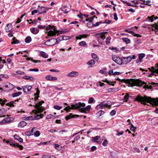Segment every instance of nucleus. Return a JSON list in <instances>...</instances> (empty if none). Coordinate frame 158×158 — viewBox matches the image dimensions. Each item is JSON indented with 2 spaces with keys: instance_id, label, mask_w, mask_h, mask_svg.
<instances>
[{
  "instance_id": "f257e3e1",
  "label": "nucleus",
  "mask_w": 158,
  "mask_h": 158,
  "mask_svg": "<svg viewBox=\"0 0 158 158\" xmlns=\"http://www.w3.org/2000/svg\"><path fill=\"white\" fill-rule=\"evenodd\" d=\"M135 100L138 102H141V103L144 105H147L146 102L149 103L152 105H158V98H152L150 97H147L145 96L141 97L139 95L137 96Z\"/></svg>"
},
{
  "instance_id": "f03ea898",
  "label": "nucleus",
  "mask_w": 158,
  "mask_h": 158,
  "mask_svg": "<svg viewBox=\"0 0 158 158\" xmlns=\"http://www.w3.org/2000/svg\"><path fill=\"white\" fill-rule=\"evenodd\" d=\"M85 106V104L84 102L81 103V102H79L74 105H71V106H68L66 107L64 109V110L66 111H69L71 110L76 109L79 108H80L82 107H84Z\"/></svg>"
},
{
  "instance_id": "7ed1b4c3",
  "label": "nucleus",
  "mask_w": 158,
  "mask_h": 158,
  "mask_svg": "<svg viewBox=\"0 0 158 158\" xmlns=\"http://www.w3.org/2000/svg\"><path fill=\"white\" fill-rule=\"evenodd\" d=\"M47 30H49L48 32L47 35L48 36H52L55 35L56 34L58 33L59 31H57L54 26H49L46 28Z\"/></svg>"
},
{
  "instance_id": "20e7f679",
  "label": "nucleus",
  "mask_w": 158,
  "mask_h": 158,
  "mask_svg": "<svg viewBox=\"0 0 158 158\" xmlns=\"http://www.w3.org/2000/svg\"><path fill=\"white\" fill-rule=\"evenodd\" d=\"M128 82L131 86H141L142 84H144V83H143L141 81H140L139 80L132 79L128 80Z\"/></svg>"
},
{
  "instance_id": "39448f33",
  "label": "nucleus",
  "mask_w": 158,
  "mask_h": 158,
  "mask_svg": "<svg viewBox=\"0 0 158 158\" xmlns=\"http://www.w3.org/2000/svg\"><path fill=\"white\" fill-rule=\"evenodd\" d=\"M44 102L43 101H42L40 102H39L36 103L35 107L36 109V110L35 111V114H37L41 112L43 110V108L40 106L42 103H44Z\"/></svg>"
},
{
  "instance_id": "423d86ee",
  "label": "nucleus",
  "mask_w": 158,
  "mask_h": 158,
  "mask_svg": "<svg viewBox=\"0 0 158 158\" xmlns=\"http://www.w3.org/2000/svg\"><path fill=\"white\" fill-rule=\"evenodd\" d=\"M59 41L58 39H52L50 40H48L45 43L48 45L53 46L55 45L56 43H58Z\"/></svg>"
},
{
  "instance_id": "0eeeda50",
  "label": "nucleus",
  "mask_w": 158,
  "mask_h": 158,
  "mask_svg": "<svg viewBox=\"0 0 158 158\" xmlns=\"http://www.w3.org/2000/svg\"><path fill=\"white\" fill-rule=\"evenodd\" d=\"M112 59L114 62L118 64H121L123 63L122 59L116 56H113Z\"/></svg>"
},
{
  "instance_id": "6e6552de",
  "label": "nucleus",
  "mask_w": 158,
  "mask_h": 158,
  "mask_svg": "<svg viewBox=\"0 0 158 158\" xmlns=\"http://www.w3.org/2000/svg\"><path fill=\"white\" fill-rule=\"evenodd\" d=\"M6 142L7 144H9L10 145H12L13 147H17L19 148L20 150H22L23 148V147L21 145H19L18 143H14L13 142L10 141L9 140H6Z\"/></svg>"
},
{
  "instance_id": "1a4fd4ad",
  "label": "nucleus",
  "mask_w": 158,
  "mask_h": 158,
  "mask_svg": "<svg viewBox=\"0 0 158 158\" xmlns=\"http://www.w3.org/2000/svg\"><path fill=\"white\" fill-rule=\"evenodd\" d=\"M91 108L90 105H88L86 107H82L79 109V111L81 112L86 113V111H89Z\"/></svg>"
},
{
  "instance_id": "9d476101",
  "label": "nucleus",
  "mask_w": 158,
  "mask_h": 158,
  "mask_svg": "<svg viewBox=\"0 0 158 158\" xmlns=\"http://www.w3.org/2000/svg\"><path fill=\"white\" fill-rule=\"evenodd\" d=\"M123 63L125 64H127L130 62L132 60V58L131 56H129L127 57H122Z\"/></svg>"
},
{
  "instance_id": "9b49d317",
  "label": "nucleus",
  "mask_w": 158,
  "mask_h": 158,
  "mask_svg": "<svg viewBox=\"0 0 158 158\" xmlns=\"http://www.w3.org/2000/svg\"><path fill=\"white\" fill-rule=\"evenodd\" d=\"M4 87L6 88V91H10L14 89L15 86L12 84L10 83H9L8 84L4 85Z\"/></svg>"
},
{
  "instance_id": "f8f14e48",
  "label": "nucleus",
  "mask_w": 158,
  "mask_h": 158,
  "mask_svg": "<svg viewBox=\"0 0 158 158\" xmlns=\"http://www.w3.org/2000/svg\"><path fill=\"white\" fill-rule=\"evenodd\" d=\"M107 33V32H100L98 34V40H103L105 38V36L104 35L105 34Z\"/></svg>"
},
{
  "instance_id": "ddd939ff",
  "label": "nucleus",
  "mask_w": 158,
  "mask_h": 158,
  "mask_svg": "<svg viewBox=\"0 0 158 158\" xmlns=\"http://www.w3.org/2000/svg\"><path fill=\"white\" fill-rule=\"evenodd\" d=\"M48 8L44 7H40L38 8V12L40 14L46 12L48 10Z\"/></svg>"
},
{
  "instance_id": "4468645a",
  "label": "nucleus",
  "mask_w": 158,
  "mask_h": 158,
  "mask_svg": "<svg viewBox=\"0 0 158 158\" xmlns=\"http://www.w3.org/2000/svg\"><path fill=\"white\" fill-rule=\"evenodd\" d=\"M23 91L24 93H28L30 91V90L32 88L31 85L23 86H22Z\"/></svg>"
},
{
  "instance_id": "2eb2a0df",
  "label": "nucleus",
  "mask_w": 158,
  "mask_h": 158,
  "mask_svg": "<svg viewBox=\"0 0 158 158\" xmlns=\"http://www.w3.org/2000/svg\"><path fill=\"white\" fill-rule=\"evenodd\" d=\"M12 121L11 118L9 117H6L4 118L0 122V125L7 123Z\"/></svg>"
},
{
  "instance_id": "dca6fc26",
  "label": "nucleus",
  "mask_w": 158,
  "mask_h": 158,
  "mask_svg": "<svg viewBox=\"0 0 158 158\" xmlns=\"http://www.w3.org/2000/svg\"><path fill=\"white\" fill-rule=\"evenodd\" d=\"M70 8V6L69 5L64 6L62 8V11L64 12V13L66 14L69 11Z\"/></svg>"
},
{
  "instance_id": "f3484780",
  "label": "nucleus",
  "mask_w": 158,
  "mask_h": 158,
  "mask_svg": "<svg viewBox=\"0 0 158 158\" xmlns=\"http://www.w3.org/2000/svg\"><path fill=\"white\" fill-rule=\"evenodd\" d=\"M158 19L157 17H155L154 15H152L151 16H148L145 19V21H150L151 22H152L154 19Z\"/></svg>"
},
{
  "instance_id": "a211bd4d",
  "label": "nucleus",
  "mask_w": 158,
  "mask_h": 158,
  "mask_svg": "<svg viewBox=\"0 0 158 158\" xmlns=\"http://www.w3.org/2000/svg\"><path fill=\"white\" fill-rule=\"evenodd\" d=\"M78 73L75 71H73L71 72L68 73L67 74V76L68 77H75L77 76Z\"/></svg>"
},
{
  "instance_id": "6ab92c4d",
  "label": "nucleus",
  "mask_w": 158,
  "mask_h": 158,
  "mask_svg": "<svg viewBox=\"0 0 158 158\" xmlns=\"http://www.w3.org/2000/svg\"><path fill=\"white\" fill-rule=\"evenodd\" d=\"M30 31L31 33L35 35L38 33L39 30L35 27H31L30 28Z\"/></svg>"
},
{
  "instance_id": "aec40b11",
  "label": "nucleus",
  "mask_w": 158,
  "mask_h": 158,
  "mask_svg": "<svg viewBox=\"0 0 158 158\" xmlns=\"http://www.w3.org/2000/svg\"><path fill=\"white\" fill-rule=\"evenodd\" d=\"M125 31L126 32L130 33L131 35H133L134 36H136L137 37H140L141 36L140 35L135 33L133 31H129L128 29L125 30Z\"/></svg>"
},
{
  "instance_id": "412c9836",
  "label": "nucleus",
  "mask_w": 158,
  "mask_h": 158,
  "mask_svg": "<svg viewBox=\"0 0 158 158\" xmlns=\"http://www.w3.org/2000/svg\"><path fill=\"white\" fill-rule=\"evenodd\" d=\"M45 78L49 81H56L57 80V78L56 77H52L51 75H47L46 76Z\"/></svg>"
},
{
  "instance_id": "4be33fe9",
  "label": "nucleus",
  "mask_w": 158,
  "mask_h": 158,
  "mask_svg": "<svg viewBox=\"0 0 158 158\" xmlns=\"http://www.w3.org/2000/svg\"><path fill=\"white\" fill-rule=\"evenodd\" d=\"M88 35L86 34H83L82 35H79L76 36V40H81L83 38H87Z\"/></svg>"
},
{
  "instance_id": "5701e85b",
  "label": "nucleus",
  "mask_w": 158,
  "mask_h": 158,
  "mask_svg": "<svg viewBox=\"0 0 158 158\" xmlns=\"http://www.w3.org/2000/svg\"><path fill=\"white\" fill-rule=\"evenodd\" d=\"M27 125L26 123L24 121H22L20 122L18 125V126L19 127H23L26 126Z\"/></svg>"
},
{
  "instance_id": "b1692460",
  "label": "nucleus",
  "mask_w": 158,
  "mask_h": 158,
  "mask_svg": "<svg viewBox=\"0 0 158 158\" xmlns=\"http://www.w3.org/2000/svg\"><path fill=\"white\" fill-rule=\"evenodd\" d=\"M102 106H103L104 108L106 107H108L110 106V105L109 104V102L108 101L103 102H101Z\"/></svg>"
},
{
  "instance_id": "393cba45",
  "label": "nucleus",
  "mask_w": 158,
  "mask_h": 158,
  "mask_svg": "<svg viewBox=\"0 0 158 158\" xmlns=\"http://www.w3.org/2000/svg\"><path fill=\"white\" fill-rule=\"evenodd\" d=\"M100 140V136H97L94 137H93L92 139V141L96 143H98Z\"/></svg>"
},
{
  "instance_id": "a878e982",
  "label": "nucleus",
  "mask_w": 158,
  "mask_h": 158,
  "mask_svg": "<svg viewBox=\"0 0 158 158\" xmlns=\"http://www.w3.org/2000/svg\"><path fill=\"white\" fill-rule=\"evenodd\" d=\"M6 31L7 32H8L11 31L12 29V26L11 24H7L6 25Z\"/></svg>"
},
{
  "instance_id": "bb28decb",
  "label": "nucleus",
  "mask_w": 158,
  "mask_h": 158,
  "mask_svg": "<svg viewBox=\"0 0 158 158\" xmlns=\"http://www.w3.org/2000/svg\"><path fill=\"white\" fill-rule=\"evenodd\" d=\"M23 78L26 80H29L31 81H33L34 80V78L32 77H30L28 76H25L22 77Z\"/></svg>"
},
{
  "instance_id": "cd10ccee",
  "label": "nucleus",
  "mask_w": 158,
  "mask_h": 158,
  "mask_svg": "<svg viewBox=\"0 0 158 158\" xmlns=\"http://www.w3.org/2000/svg\"><path fill=\"white\" fill-rule=\"evenodd\" d=\"M14 137L15 139L18 140L19 142H22L23 141V139L19 136L16 135H14Z\"/></svg>"
},
{
  "instance_id": "c85d7f7f",
  "label": "nucleus",
  "mask_w": 158,
  "mask_h": 158,
  "mask_svg": "<svg viewBox=\"0 0 158 158\" xmlns=\"http://www.w3.org/2000/svg\"><path fill=\"white\" fill-rule=\"evenodd\" d=\"M104 108H105L103 106H102V105L101 102L100 104L97 105L95 107V109L96 110L103 109Z\"/></svg>"
},
{
  "instance_id": "c756f323",
  "label": "nucleus",
  "mask_w": 158,
  "mask_h": 158,
  "mask_svg": "<svg viewBox=\"0 0 158 158\" xmlns=\"http://www.w3.org/2000/svg\"><path fill=\"white\" fill-rule=\"evenodd\" d=\"M152 29L153 30L155 31H158V24L155 23L152 25Z\"/></svg>"
},
{
  "instance_id": "7c9ffc66",
  "label": "nucleus",
  "mask_w": 158,
  "mask_h": 158,
  "mask_svg": "<svg viewBox=\"0 0 158 158\" xmlns=\"http://www.w3.org/2000/svg\"><path fill=\"white\" fill-rule=\"evenodd\" d=\"M157 68L155 69L154 67L151 68V72H154L158 75V64H157Z\"/></svg>"
},
{
  "instance_id": "2f4dec72",
  "label": "nucleus",
  "mask_w": 158,
  "mask_h": 158,
  "mask_svg": "<svg viewBox=\"0 0 158 158\" xmlns=\"http://www.w3.org/2000/svg\"><path fill=\"white\" fill-rule=\"evenodd\" d=\"M122 40L126 44H129L131 42L130 40L127 38H122Z\"/></svg>"
},
{
  "instance_id": "473e14b6",
  "label": "nucleus",
  "mask_w": 158,
  "mask_h": 158,
  "mask_svg": "<svg viewBox=\"0 0 158 158\" xmlns=\"http://www.w3.org/2000/svg\"><path fill=\"white\" fill-rule=\"evenodd\" d=\"M32 39L31 37L29 36L27 37L25 39V41L27 43H29L31 41Z\"/></svg>"
},
{
  "instance_id": "72a5a7b5",
  "label": "nucleus",
  "mask_w": 158,
  "mask_h": 158,
  "mask_svg": "<svg viewBox=\"0 0 158 158\" xmlns=\"http://www.w3.org/2000/svg\"><path fill=\"white\" fill-rule=\"evenodd\" d=\"M18 99H17L16 100H15L14 101H12L10 102L9 103H8V105L10 106H14V104H16L15 102H16L18 101Z\"/></svg>"
},
{
  "instance_id": "f704fd0d",
  "label": "nucleus",
  "mask_w": 158,
  "mask_h": 158,
  "mask_svg": "<svg viewBox=\"0 0 158 158\" xmlns=\"http://www.w3.org/2000/svg\"><path fill=\"white\" fill-rule=\"evenodd\" d=\"M58 116H54L51 114L48 115L46 116V118L49 119L54 118H57Z\"/></svg>"
},
{
  "instance_id": "c9c22d12",
  "label": "nucleus",
  "mask_w": 158,
  "mask_h": 158,
  "mask_svg": "<svg viewBox=\"0 0 158 158\" xmlns=\"http://www.w3.org/2000/svg\"><path fill=\"white\" fill-rule=\"evenodd\" d=\"M145 56V54L144 53H140L139 55V58L140 62H141V60Z\"/></svg>"
},
{
  "instance_id": "e433bc0d",
  "label": "nucleus",
  "mask_w": 158,
  "mask_h": 158,
  "mask_svg": "<svg viewBox=\"0 0 158 158\" xmlns=\"http://www.w3.org/2000/svg\"><path fill=\"white\" fill-rule=\"evenodd\" d=\"M22 93V92L20 91L17 93H15L12 94V96L13 97H17L21 94Z\"/></svg>"
},
{
  "instance_id": "4c0bfd02",
  "label": "nucleus",
  "mask_w": 158,
  "mask_h": 158,
  "mask_svg": "<svg viewBox=\"0 0 158 158\" xmlns=\"http://www.w3.org/2000/svg\"><path fill=\"white\" fill-rule=\"evenodd\" d=\"M40 54L41 55L42 57H43L47 58L48 57V55L46 54V53L44 52H40Z\"/></svg>"
},
{
  "instance_id": "58836bf2",
  "label": "nucleus",
  "mask_w": 158,
  "mask_h": 158,
  "mask_svg": "<svg viewBox=\"0 0 158 158\" xmlns=\"http://www.w3.org/2000/svg\"><path fill=\"white\" fill-rule=\"evenodd\" d=\"M95 63V61L94 60H92L89 61L87 64L89 65H94Z\"/></svg>"
},
{
  "instance_id": "ea45409f",
  "label": "nucleus",
  "mask_w": 158,
  "mask_h": 158,
  "mask_svg": "<svg viewBox=\"0 0 158 158\" xmlns=\"http://www.w3.org/2000/svg\"><path fill=\"white\" fill-rule=\"evenodd\" d=\"M6 102L7 101L6 99L3 100L2 99L0 98V104H1L2 106H3Z\"/></svg>"
},
{
  "instance_id": "a19ab883",
  "label": "nucleus",
  "mask_w": 158,
  "mask_h": 158,
  "mask_svg": "<svg viewBox=\"0 0 158 158\" xmlns=\"http://www.w3.org/2000/svg\"><path fill=\"white\" fill-rule=\"evenodd\" d=\"M95 18L96 19H97V17H96L95 16H94L93 17H90L88 19H85V21H89V22H90V21H92H92L94 20V19Z\"/></svg>"
},
{
  "instance_id": "79ce46f5",
  "label": "nucleus",
  "mask_w": 158,
  "mask_h": 158,
  "mask_svg": "<svg viewBox=\"0 0 158 158\" xmlns=\"http://www.w3.org/2000/svg\"><path fill=\"white\" fill-rule=\"evenodd\" d=\"M86 44V42L85 41H82L80 42L79 43V45L81 46H84Z\"/></svg>"
},
{
  "instance_id": "37998d69",
  "label": "nucleus",
  "mask_w": 158,
  "mask_h": 158,
  "mask_svg": "<svg viewBox=\"0 0 158 158\" xmlns=\"http://www.w3.org/2000/svg\"><path fill=\"white\" fill-rule=\"evenodd\" d=\"M104 113H105L104 111L101 110L97 112V114L98 115L99 117H100L102 115L104 114Z\"/></svg>"
},
{
  "instance_id": "c03bdc74",
  "label": "nucleus",
  "mask_w": 158,
  "mask_h": 158,
  "mask_svg": "<svg viewBox=\"0 0 158 158\" xmlns=\"http://www.w3.org/2000/svg\"><path fill=\"white\" fill-rule=\"evenodd\" d=\"M95 102V101L93 97L90 98L88 101L89 103H91L93 102Z\"/></svg>"
},
{
  "instance_id": "a18cd8bd",
  "label": "nucleus",
  "mask_w": 158,
  "mask_h": 158,
  "mask_svg": "<svg viewBox=\"0 0 158 158\" xmlns=\"http://www.w3.org/2000/svg\"><path fill=\"white\" fill-rule=\"evenodd\" d=\"M111 38L110 37H107L106 39V43L107 45L109 44L110 43Z\"/></svg>"
},
{
  "instance_id": "49530a36",
  "label": "nucleus",
  "mask_w": 158,
  "mask_h": 158,
  "mask_svg": "<svg viewBox=\"0 0 158 158\" xmlns=\"http://www.w3.org/2000/svg\"><path fill=\"white\" fill-rule=\"evenodd\" d=\"M129 96L128 95L126 94L124 97L123 98V101L124 102H127L129 99Z\"/></svg>"
},
{
  "instance_id": "de8ad7c7",
  "label": "nucleus",
  "mask_w": 158,
  "mask_h": 158,
  "mask_svg": "<svg viewBox=\"0 0 158 158\" xmlns=\"http://www.w3.org/2000/svg\"><path fill=\"white\" fill-rule=\"evenodd\" d=\"M53 107L55 109L57 110H60L62 108V107L57 105H55Z\"/></svg>"
},
{
  "instance_id": "09e8293b",
  "label": "nucleus",
  "mask_w": 158,
  "mask_h": 158,
  "mask_svg": "<svg viewBox=\"0 0 158 158\" xmlns=\"http://www.w3.org/2000/svg\"><path fill=\"white\" fill-rule=\"evenodd\" d=\"M130 129L132 131L134 132H135V129L134 126L132 124H131V126H130Z\"/></svg>"
},
{
  "instance_id": "8fccbe9b",
  "label": "nucleus",
  "mask_w": 158,
  "mask_h": 158,
  "mask_svg": "<svg viewBox=\"0 0 158 158\" xmlns=\"http://www.w3.org/2000/svg\"><path fill=\"white\" fill-rule=\"evenodd\" d=\"M72 118H73V116L72 114L70 113V114L69 115H68L66 117V119L67 120H68Z\"/></svg>"
},
{
  "instance_id": "3c124183",
  "label": "nucleus",
  "mask_w": 158,
  "mask_h": 158,
  "mask_svg": "<svg viewBox=\"0 0 158 158\" xmlns=\"http://www.w3.org/2000/svg\"><path fill=\"white\" fill-rule=\"evenodd\" d=\"M13 41L12 42V44H18L19 43V41L17 40H15V38H13Z\"/></svg>"
},
{
  "instance_id": "603ef678",
  "label": "nucleus",
  "mask_w": 158,
  "mask_h": 158,
  "mask_svg": "<svg viewBox=\"0 0 158 158\" xmlns=\"http://www.w3.org/2000/svg\"><path fill=\"white\" fill-rule=\"evenodd\" d=\"M55 148L58 150H60L61 149V147L58 144H55Z\"/></svg>"
},
{
  "instance_id": "864d4df0",
  "label": "nucleus",
  "mask_w": 158,
  "mask_h": 158,
  "mask_svg": "<svg viewBox=\"0 0 158 158\" xmlns=\"http://www.w3.org/2000/svg\"><path fill=\"white\" fill-rule=\"evenodd\" d=\"M58 39V40L59 41V42L61 40H64V38L63 36H60L59 37V38H57Z\"/></svg>"
},
{
  "instance_id": "5fc2aeb1",
  "label": "nucleus",
  "mask_w": 158,
  "mask_h": 158,
  "mask_svg": "<svg viewBox=\"0 0 158 158\" xmlns=\"http://www.w3.org/2000/svg\"><path fill=\"white\" fill-rule=\"evenodd\" d=\"M91 56L93 59H96V58H97L98 59V58L97 57V55L95 53H92Z\"/></svg>"
},
{
  "instance_id": "6e6d98bb",
  "label": "nucleus",
  "mask_w": 158,
  "mask_h": 158,
  "mask_svg": "<svg viewBox=\"0 0 158 158\" xmlns=\"http://www.w3.org/2000/svg\"><path fill=\"white\" fill-rule=\"evenodd\" d=\"M34 134L35 136L38 137L40 135V133L39 131H36L34 133Z\"/></svg>"
},
{
  "instance_id": "4d7b16f0",
  "label": "nucleus",
  "mask_w": 158,
  "mask_h": 158,
  "mask_svg": "<svg viewBox=\"0 0 158 158\" xmlns=\"http://www.w3.org/2000/svg\"><path fill=\"white\" fill-rule=\"evenodd\" d=\"M110 89H111L112 91V92H116L120 89L118 88H110Z\"/></svg>"
},
{
  "instance_id": "13d9d810",
  "label": "nucleus",
  "mask_w": 158,
  "mask_h": 158,
  "mask_svg": "<svg viewBox=\"0 0 158 158\" xmlns=\"http://www.w3.org/2000/svg\"><path fill=\"white\" fill-rule=\"evenodd\" d=\"M146 3H143L144 4L148 6H150L151 5L150 4L151 1L150 0H147L146 2Z\"/></svg>"
},
{
  "instance_id": "bf43d9fd",
  "label": "nucleus",
  "mask_w": 158,
  "mask_h": 158,
  "mask_svg": "<svg viewBox=\"0 0 158 158\" xmlns=\"http://www.w3.org/2000/svg\"><path fill=\"white\" fill-rule=\"evenodd\" d=\"M87 26L89 27H91L93 25V23L92 21H90L87 24Z\"/></svg>"
},
{
  "instance_id": "052dcab7",
  "label": "nucleus",
  "mask_w": 158,
  "mask_h": 158,
  "mask_svg": "<svg viewBox=\"0 0 158 158\" xmlns=\"http://www.w3.org/2000/svg\"><path fill=\"white\" fill-rule=\"evenodd\" d=\"M107 143H108L107 140L106 139H105L104 140V141L103 142L102 144L103 146H106Z\"/></svg>"
},
{
  "instance_id": "680f3d73",
  "label": "nucleus",
  "mask_w": 158,
  "mask_h": 158,
  "mask_svg": "<svg viewBox=\"0 0 158 158\" xmlns=\"http://www.w3.org/2000/svg\"><path fill=\"white\" fill-rule=\"evenodd\" d=\"M16 73L18 74H20V75H24L25 74V73L23 71H21L20 70L17 71L16 72Z\"/></svg>"
},
{
  "instance_id": "e2e57ef3",
  "label": "nucleus",
  "mask_w": 158,
  "mask_h": 158,
  "mask_svg": "<svg viewBox=\"0 0 158 158\" xmlns=\"http://www.w3.org/2000/svg\"><path fill=\"white\" fill-rule=\"evenodd\" d=\"M42 115H40V114H37L35 116V118L36 119H40V118H42Z\"/></svg>"
},
{
  "instance_id": "0e129e2a",
  "label": "nucleus",
  "mask_w": 158,
  "mask_h": 158,
  "mask_svg": "<svg viewBox=\"0 0 158 158\" xmlns=\"http://www.w3.org/2000/svg\"><path fill=\"white\" fill-rule=\"evenodd\" d=\"M0 77L2 78V77H5L7 78L9 77V76L6 74H1L0 75Z\"/></svg>"
},
{
  "instance_id": "69168bd1",
  "label": "nucleus",
  "mask_w": 158,
  "mask_h": 158,
  "mask_svg": "<svg viewBox=\"0 0 158 158\" xmlns=\"http://www.w3.org/2000/svg\"><path fill=\"white\" fill-rule=\"evenodd\" d=\"M30 71H34V72H38L39 69L37 68H35L33 69H30L29 70Z\"/></svg>"
},
{
  "instance_id": "338daca9",
  "label": "nucleus",
  "mask_w": 158,
  "mask_h": 158,
  "mask_svg": "<svg viewBox=\"0 0 158 158\" xmlns=\"http://www.w3.org/2000/svg\"><path fill=\"white\" fill-rule=\"evenodd\" d=\"M116 113V112L114 110H112L110 112V114L111 116H113Z\"/></svg>"
},
{
  "instance_id": "774afa93",
  "label": "nucleus",
  "mask_w": 158,
  "mask_h": 158,
  "mask_svg": "<svg viewBox=\"0 0 158 158\" xmlns=\"http://www.w3.org/2000/svg\"><path fill=\"white\" fill-rule=\"evenodd\" d=\"M113 70L112 69L110 70L108 72V74L109 75H113Z\"/></svg>"
}]
</instances>
